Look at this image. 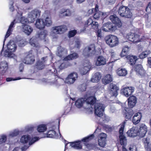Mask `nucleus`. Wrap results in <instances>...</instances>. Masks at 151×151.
<instances>
[{"label": "nucleus", "instance_id": "obj_1", "mask_svg": "<svg viewBox=\"0 0 151 151\" xmlns=\"http://www.w3.org/2000/svg\"><path fill=\"white\" fill-rule=\"evenodd\" d=\"M87 108L86 111L87 113L89 114L93 113V111L95 115L99 117L102 116L105 117L103 115V112L104 110V106L103 104H86Z\"/></svg>", "mask_w": 151, "mask_h": 151}, {"label": "nucleus", "instance_id": "obj_2", "mask_svg": "<svg viewBox=\"0 0 151 151\" xmlns=\"http://www.w3.org/2000/svg\"><path fill=\"white\" fill-rule=\"evenodd\" d=\"M40 15V12L37 9L35 10L28 13L27 18H25L24 17H22L18 21L23 24L32 23L34 22L35 19ZM17 18L19 19V17Z\"/></svg>", "mask_w": 151, "mask_h": 151}, {"label": "nucleus", "instance_id": "obj_3", "mask_svg": "<svg viewBox=\"0 0 151 151\" xmlns=\"http://www.w3.org/2000/svg\"><path fill=\"white\" fill-rule=\"evenodd\" d=\"M105 40L106 44L111 47H115L119 43L117 37L113 35H109L106 36Z\"/></svg>", "mask_w": 151, "mask_h": 151}, {"label": "nucleus", "instance_id": "obj_4", "mask_svg": "<svg viewBox=\"0 0 151 151\" xmlns=\"http://www.w3.org/2000/svg\"><path fill=\"white\" fill-rule=\"evenodd\" d=\"M118 13L121 17L127 18H131L132 16L130 9L125 6H121L119 7Z\"/></svg>", "mask_w": 151, "mask_h": 151}, {"label": "nucleus", "instance_id": "obj_5", "mask_svg": "<svg viewBox=\"0 0 151 151\" xmlns=\"http://www.w3.org/2000/svg\"><path fill=\"white\" fill-rule=\"evenodd\" d=\"M30 139V136L28 134L24 135L21 137L20 139V142L23 144H26L29 142L28 146L29 147V145H32L38 141L39 138L38 137H35L32 138L31 140Z\"/></svg>", "mask_w": 151, "mask_h": 151}, {"label": "nucleus", "instance_id": "obj_6", "mask_svg": "<svg viewBox=\"0 0 151 151\" xmlns=\"http://www.w3.org/2000/svg\"><path fill=\"white\" fill-rule=\"evenodd\" d=\"M127 121H125L119 125V129L120 142L122 145H125L127 144V141L125 136L123 135V131L125 125L127 122Z\"/></svg>", "mask_w": 151, "mask_h": 151}, {"label": "nucleus", "instance_id": "obj_7", "mask_svg": "<svg viewBox=\"0 0 151 151\" xmlns=\"http://www.w3.org/2000/svg\"><path fill=\"white\" fill-rule=\"evenodd\" d=\"M35 54L32 50H31L24 54V57L22 60L23 62L27 64H31L35 61Z\"/></svg>", "mask_w": 151, "mask_h": 151}, {"label": "nucleus", "instance_id": "obj_8", "mask_svg": "<svg viewBox=\"0 0 151 151\" xmlns=\"http://www.w3.org/2000/svg\"><path fill=\"white\" fill-rule=\"evenodd\" d=\"M67 30V28L65 25L53 27L52 28L51 35L53 36L55 34H62Z\"/></svg>", "mask_w": 151, "mask_h": 151}, {"label": "nucleus", "instance_id": "obj_9", "mask_svg": "<svg viewBox=\"0 0 151 151\" xmlns=\"http://www.w3.org/2000/svg\"><path fill=\"white\" fill-rule=\"evenodd\" d=\"M45 26L49 27L51 26L52 24V19L49 12L47 11L45 12L42 15Z\"/></svg>", "mask_w": 151, "mask_h": 151}, {"label": "nucleus", "instance_id": "obj_10", "mask_svg": "<svg viewBox=\"0 0 151 151\" xmlns=\"http://www.w3.org/2000/svg\"><path fill=\"white\" fill-rule=\"evenodd\" d=\"M96 101V99L93 97H90L87 99L85 98L79 99L76 101L75 104H83L86 103L87 104H95Z\"/></svg>", "mask_w": 151, "mask_h": 151}, {"label": "nucleus", "instance_id": "obj_11", "mask_svg": "<svg viewBox=\"0 0 151 151\" xmlns=\"http://www.w3.org/2000/svg\"><path fill=\"white\" fill-rule=\"evenodd\" d=\"M123 105H124L122 106L124 108L125 117L127 119H130L133 114V112L129 108L126 107H129L132 108L134 106L135 104Z\"/></svg>", "mask_w": 151, "mask_h": 151}, {"label": "nucleus", "instance_id": "obj_12", "mask_svg": "<svg viewBox=\"0 0 151 151\" xmlns=\"http://www.w3.org/2000/svg\"><path fill=\"white\" fill-rule=\"evenodd\" d=\"M80 141L70 142L69 143H65L64 151L67 149L73 148L76 149H80L82 148V146L80 144Z\"/></svg>", "mask_w": 151, "mask_h": 151}, {"label": "nucleus", "instance_id": "obj_13", "mask_svg": "<svg viewBox=\"0 0 151 151\" xmlns=\"http://www.w3.org/2000/svg\"><path fill=\"white\" fill-rule=\"evenodd\" d=\"M18 18H16L12 22L10 25H9V28L8 29L6 33V34L5 35V39L4 40V43L3 45V47L2 48V51L3 50L4 44V42L5 40L6 39L9 37L10 35L11 34L12 32L13 31V28L14 27V24L17 23L19 22L18 21Z\"/></svg>", "mask_w": 151, "mask_h": 151}, {"label": "nucleus", "instance_id": "obj_14", "mask_svg": "<svg viewBox=\"0 0 151 151\" xmlns=\"http://www.w3.org/2000/svg\"><path fill=\"white\" fill-rule=\"evenodd\" d=\"M78 77V75L76 73L73 72L68 76L65 79V82L69 84H73L77 79Z\"/></svg>", "mask_w": 151, "mask_h": 151}, {"label": "nucleus", "instance_id": "obj_15", "mask_svg": "<svg viewBox=\"0 0 151 151\" xmlns=\"http://www.w3.org/2000/svg\"><path fill=\"white\" fill-rule=\"evenodd\" d=\"M101 28L103 31L106 32L114 31L116 29V27L108 22L104 24Z\"/></svg>", "mask_w": 151, "mask_h": 151}, {"label": "nucleus", "instance_id": "obj_16", "mask_svg": "<svg viewBox=\"0 0 151 151\" xmlns=\"http://www.w3.org/2000/svg\"><path fill=\"white\" fill-rule=\"evenodd\" d=\"M126 37L129 40L132 42H137L141 41L139 36L136 34L129 33L127 35Z\"/></svg>", "mask_w": 151, "mask_h": 151}, {"label": "nucleus", "instance_id": "obj_17", "mask_svg": "<svg viewBox=\"0 0 151 151\" xmlns=\"http://www.w3.org/2000/svg\"><path fill=\"white\" fill-rule=\"evenodd\" d=\"M147 131V126L144 124H141L140 127L138 129L137 128V136L140 137H144Z\"/></svg>", "mask_w": 151, "mask_h": 151}, {"label": "nucleus", "instance_id": "obj_18", "mask_svg": "<svg viewBox=\"0 0 151 151\" xmlns=\"http://www.w3.org/2000/svg\"><path fill=\"white\" fill-rule=\"evenodd\" d=\"M142 142L145 149L148 151H151V139L148 137L142 139Z\"/></svg>", "mask_w": 151, "mask_h": 151}, {"label": "nucleus", "instance_id": "obj_19", "mask_svg": "<svg viewBox=\"0 0 151 151\" xmlns=\"http://www.w3.org/2000/svg\"><path fill=\"white\" fill-rule=\"evenodd\" d=\"M110 19L112 23L115 24L114 25L116 27V29L117 28H119L122 26V23L116 15H111L110 17Z\"/></svg>", "mask_w": 151, "mask_h": 151}, {"label": "nucleus", "instance_id": "obj_20", "mask_svg": "<svg viewBox=\"0 0 151 151\" xmlns=\"http://www.w3.org/2000/svg\"><path fill=\"white\" fill-rule=\"evenodd\" d=\"M134 88L133 87H127L122 89V92L126 97H128L134 91Z\"/></svg>", "mask_w": 151, "mask_h": 151}, {"label": "nucleus", "instance_id": "obj_21", "mask_svg": "<svg viewBox=\"0 0 151 151\" xmlns=\"http://www.w3.org/2000/svg\"><path fill=\"white\" fill-rule=\"evenodd\" d=\"M91 67L90 62L86 61L84 64V67L82 68L80 70L81 73L82 75L86 74L89 70Z\"/></svg>", "mask_w": 151, "mask_h": 151}, {"label": "nucleus", "instance_id": "obj_22", "mask_svg": "<svg viewBox=\"0 0 151 151\" xmlns=\"http://www.w3.org/2000/svg\"><path fill=\"white\" fill-rule=\"evenodd\" d=\"M109 89L110 93L113 96H117L119 88L116 85L112 83L110 84L109 87Z\"/></svg>", "mask_w": 151, "mask_h": 151}, {"label": "nucleus", "instance_id": "obj_23", "mask_svg": "<svg viewBox=\"0 0 151 151\" xmlns=\"http://www.w3.org/2000/svg\"><path fill=\"white\" fill-rule=\"evenodd\" d=\"M106 137L107 135L105 133H103L100 134L98 139V143L100 146L104 147L106 145Z\"/></svg>", "mask_w": 151, "mask_h": 151}, {"label": "nucleus", "instance_id": "obj_24", "mask_svg": "<svg viewBox=\"0 0 151 151\" xmlns=\"http://www.w3.org/2000/svg\"><path fill=\"white\" fill-rule=\"evenodd\" d=\"M106 58L102 56H98L96 61L95 65L97 66L104 65L106 64Z\"/></svg>", "mask_w": 151, "mask_h": 151}, {"label": "nucleus", "instance_id": "obj_25", "mask_svg": "<svg viewBox=\"0 0 151 151\" xmlns=\"http://www.w3.org/2000/svg\"><path fill=\"white\" fill-rule=\"evenodd\" d=\"M94 135L92 134L89 136L84 138L82 140L83 142H85L84 144L89 149H93V145L91 144H87L86 143L92 139Z\"/></svg>", "mask_w": 151, "mask_h": 151}, {"label": "nucleus", "instance_id": "obj_26", "mask_svg": "<svg viewBox=\"0 0 151 151\" xmlns=\"http://www.w3.org/2000/svg\"><path fill=\"white\" fill-rule=\"evenodd\" d=\"M142 117V114L141 112H138L135 113L132 119V122L134 124L139 123Z\"/></svg>", "mask_w": 151, "mask_h": 151}, {"label": "nucleus", "instance_id": "obj_27", "mask_svg": "<svg viewBox=\"0 0 151 151\" xmlns=\"http://www.w3.org/2000/svg\"><path fill=\"white\" fill-rule=\"evenodd\" d=\"M33 30L32 28L29 25H22V31L27 35H29Z\"/></svg>", "mask_w": 151, "mask_h": 151}, {"label": "nucleus", "instance_id": "obj_28", "mask_svg": "<svg viewBox=\"0 0 151 151\" xmlns=\"http://www.w3.org/2000/svg\"><path fill=\"white\" fill-rule=\"evenodd\" d=\"M93 48H91L90 47H87L85 48L83 52V55L86 57H89L92 56L94 54Z\"/></svg>", "mask_w": 151, "mask_h": 151}, {"label": "nucleus", "instance_id": "obj_29", "mask_svg": "<svg viewBox=\"0 0 151 151\" xmlns=\"http://www.w3.org/2000/svg\"><path fill=\"white\" fill-rule=\"evenodd\" d=\"M8 68V65L5 61H3L0 63V73L3 74L6 72Z\"/></svg>", "mask_w": 151, "mask_h": 151}, {"label": "nucleus", "instance_id": "obj_30", "mask_svg": "<svg viewBox=\"0 0 151 151\" xmlns=\"http://www.w3.org/2000/svg\"><path fill=\"white\" fill-rule=\"evenodd\" d=\"M137 127H133L127 132L128 136L132 137H134L137 136Z\"/></svg>", "mask_w": 151, "mask_h": 151}, {"label": "nucleus", "instance_id": "obj_31", "mask_svg": "<svg viewBox=\"0 0 151 151\" xmlns=\"http://www.w3.org/2000/svg\"><path fill=\"white\" fill-rule=\"evenodd\" d=\"M35 25L36 27L39 29H43L45 27L44 21L42 19H37Z\"/></svg>", "mask_w": 151, "mask_h": 151}, {"label": "nucleus", "instance_id": "obj_32", "mask_svg": "<svg viewBox=\"0 0 151 151\" xmlns=\"http://www.w3.org/2000/svg\"><path fill=\"white\" fill-rule=\"evenodd\" d=\"M134 70L140 76L144 75L145 73V70L140 64L136 65L135 67Z\"/></svg>", "mask_w": 151, "mask_h": 151}, {"label": "nucleus", "instance_id": "obj_33", "mask_svg": "<svg viewBox=\"0 0 151 151\" xmlns=\"http://www.w3.org/2000/svg\"><path fill=\"white\" fill-rule=\"evenodd\" d=\"M8 50L11 52H14L17 49V46L13 41H10L7 46Z\"/></svg>", "mask_w": 151, "mask_h": 151}, {"label": "nucleus", "instance_id": "obj_34", "mask_svg": "<svg viewBox=\"0 0 151 151\" xmlns=\"http://www.w3.org/2000/svg\"><path fill=\"white\" fill-rule=\"evenodd\" d=\"M55 127H53L52 128H50V130L46 134V137L49 138H56L57 136L56 135L55 132L54 130H55Z\"/></svg>", "mask_w": 151, "mask_h": 151}, {"label": "nucleus", "instance_id": "obj_35", "mask_svg": "<svg viewBox=\"0 0 151 151\" xmlns=\"http://www.w3.org/2000/svg\"><path fill=\"white\" fill-rule=\"evenodd\" d=\"M102 82L104 84H107L113 81L112 76L110 74H108L105 76L102 79Z\"/></svg>", "mask_w": 151, "mask_h": 151}, {"label": "nucleus", "instance_id": "obj_36", "mask_svg": "<svg viewBox=\"0 0 151 151\" xmlns=\"http://www.w3.org/2000/svg\"><path fill=\"white\" fill-rule=\"evenodd\" d=\"M67 50L63 47L61 46L58 47L57 55L59 57H61L67 54Z\"/></svg>", "mask_w": 151, "mask_h": 151}, {"label": "nucleus", "instance_id": "obj_37", "mask_svg": "<svg viewBox=\"0 0 151 151\" xmlns=\"http://www.w3.org/2000/svg\"><path fill=\"white\" fill-rule=\"evenodd\" d=\"M47 129L46 124H41L37 126V131L39 133H43L45 132Z\"/></svg>", "mask_w": 151, "mask_h": 151}, {"label": "nucleus", "instance_id": "obj_38", "mask_svg": "<svg viewBox=\"0 0 151 151\" xmlns=\"http://www.w3.org/2000/svg\"><path fill=\"white\" fill-rule=\"evenodd\" d=\"M101 76L99 72H96L92 76L91 81L93 82H97L101 79Z\"/></svg>", "mask_w": 151, "mask_h": 151}, {"label": "nucleus", "instance_id": "obj_39", "mask_svg": "<svg viewBox=\"0 0 151 151\" xmlns=\"http://www.w3.org/2000/svg\"><path fill=\"white\" fill-rule=\"evenodd\" d=\"M116 72L117 75L119 76H125L127 73V70L125 68H119L116 70Z\"/></svg>", "mask_w": 151, "mask_h": 151}, {"label": "nucleus", "instance_id": "obj_40", "mask_svg": "<svg viewBox=\"0 0 151 151\" xmlns=\"http://www.w3.org/2000/svg\"><path fill=\"white\" fill-rule=\"evenodd\" d=\"M127 58L129 60V63L131 65L134 64L137 59V56L133 55H128Z\"/></svg>", "mask_w": 151, "mask_h": 151}, {"label": "nucleus", "instance_id": "obj_41", "mask_svg": "<svg viewBox=\"0 0 151 151\" xmlns=\"http://www.w3.org/2000/svg\"><path fill=\"white\" fill-rule=\"evenodd\" d=\"M47 57L43 58H42V61H39L36 63V66L37 68L39 70H41L45 67L44 63L45 61H44V59H46Z\"/></svg>", "mask_w": 151, "mask_h": 151}, {"label": "nucleus", "instance_id": "obj_42", "mask_svg": "<svg viewBox=\"0 0 151 151\" xmlns=\"http://www.w3.org/2000/svg\"><path fill=\"white\" fill-rule=\"evenodd\" d=\"M37 39L32 37L31 38L29 41L30 44L33 47H37L40 46V45L37 42Z\"/></svg>", "mask_w": 151, "mask_h": 151}, {"label": "nucleus", "instance_id": "obj_43", "mask_svg": "<svg viewBox=\"0 0 151 151\" xmlns=\"http://www.w3.org/2000/svg\"><path fill=\"white\" fill-rule=\"evenodd\" d=\"M71 14L70 11L68 9H62L60 12V16H69Z\"/></svg>", "mask_w": 151, "mask_h": 151}, {"label": "nucleus", "instance_id": "obj_44", "mask_svg": "<svg viewBox=\"0 0 151 151\" xmlns=\"http://www.w3.org/2000/svg\"><path fill=\"white\" fill-rule=\"evenodd\" d=\"M78 57V55L76 53H74L65 57L64 58V60L65 61L70 60L76 59Z\"/></svg>", "mask_w": 151, "mask_h": 151}, {"label": "nucleus", "instance_id": "obj_45", "mask_svg": "<svg viewBox=\"0 0 151 151\" xmlns=\"http://www.w3.org/2000/svg\"><path fill=\"white\" fill-rule=\"evenodd\" d=\"M85 105L83 106V104H74L73 107L76 108H77L80 109L81 110L85 111L87 113V111H86L87 108L86 106L88 105L84 104Z\"/></svg>", "mask_w": 151, "mask_h": 151}, {"label": "nucleus", "instance_id": "obj_46", "mask_svg": "<svg viewBox=\"0 0 151 151\" xmlns=\"http://www.w3.org/2000/svg\"><path fill=\"white\" fill-rule=\"evenodd\" d=\"M130 50V48L128 46H125L123 47L122 50L121 54V55L122 57H124L127 53Z\"/></svg>", "mask_w": 151, "mask_h": 151}, {"label": "nucleus", "instance_id": "obj_47", "mask_svg": "<svg viewBox=\"0 0 151 151\" xmlns=\"http://www.w3.org/2000/svg\"><path fill=\"white\" fill-rule=\"evenodd\" d=\"M3 55L5 57H6L14 58L15 56L14 54L8 50H5Z\"/></svg>", "mask_w": 151, "mask_h": 151}, {"label": "nucleus", "instance_id": "obj_48", "mask_svg": "<svg viewBox=\"0 0 151 151\" xmlns=\"http://www.w3.org/2000/svg\"><path fill=\"white\" fill-rule=\"evenodd\" d=\"M128 104H136L137 103V98L134 96L129 97L128 99Z\"/></svg>", "mask_w": 151, "mask_h": 151}, {"label": "nucleus", "instance_id": "obj_49", "mask_svg": "<svg viewBox=\"0 0 151 151\" xmlns=\"http://www.w3.org/2000/svg\"><path fill=\"white\" fill-rule=\"evenodd\" d=\"M61 80L60 79H59L58 80H47V82L49 83L50 85H55L57 86L58 85H60V84L58 83V82Z\"/></svg>", "mask_w": 151, "mask_h": 151}, {"label": "nucleus", "instance_id": "obj_50", "mask_svg": "<svg viewBox=\"0 0 151 151\" xmlns=\"http://www.w3.org/2000/svg\"><path fill=\"white\" fill-rule=\"evenodd\" d=\"M19 133V131L18 130L15 129L9 132L8 136L10 137H15L17 136Z\"/></svg>", "mask_w": 151, "mask_h": 151}, {"label": "nucleus", "instance_id": "obj_51", "mask_svg": "<svg viewBox=\"0 0 151 151\" xmlns=\"http://www.w3.org/2000/svg\"><path fill=\"white\" fill-rule=\"evenodd\" d=\"M150 53L149 50H147L142 52L139 55V57L141 59H143L146 57Z\"/></svg>", "mask_w": 151, "mask_h": 151}, {"label": "nucleus", "instance_id": "obj_52", "mask_svg": "<svg viewBox=\"0 0 151 151\" xmlns=\"http://www.w3.org/2000/svg\"><path fill=\"white\" fill-rule=\"evenodd\" d=\"M29 147L28 146H24L22 148L20 147H15L12 151H25Z\"/></svg>", "mask_w": 151, "mask_h": 151}, {"label": "nucleus", "instance_id": "obj_53", "mask_svg": "<svg viewBox=\"0 0 151 151\" xmlns=\"http://www.w3.org/2000/svg\"><path fill=\"white\" fill-rule=\"evenodd\" d=\"M47 32L46 31H44L41 32L39 34V37L41 40L45 39L47 35Z\"/></svg>", "mask_w": 151, "mask_h": 151}, {"label": "nucleus", "instance_id": "obj_54", "mask_svg": "<svg viewBox=\"0 0 151 151\" xmlns=\"http://www.w3.org/2000/svg\"><path fill=\"white\" fill-rule=\"evenodd\" d=\"M6 140V136L5 135L2 134L0 136V144L4 143Z\"/></svg>", "mask_w": 151, "mask_h": 151}, {"label": "nucleus", "instance_id": "obj_55", "mask_svg": "<svg viewBox=\"0 0 151 151\" xmlns=\"http://www.w3.org/2000/svg\"><path fill=\"white\" fill-rule=\"evenodd\" d=\"M14 1L13 0H10L9 2V8L10 10L12 12H13L14 10L13 4Z\"/></svg>", "mask_w": 151, "mask_h": 151}, {"label": "nucleus", "instance_id": "obj_56", "mask_svg": "<svg viewBox=\"0 0 151 151\" xmlns=\"http://www.w3.org/2000/svg\"><path fill=\"white\" fill-rule=\"evenodd\" d=\"M93 22L91 18H89L85 22V26L86 27L90 25H91Z\"/></svg>", "mask_w": 151, "mask_h": 151}, {"label": "nucleus", "instance_id": "obj_57", "mask_svg": "<svg viewBox=\"0 0 151 151\" xmlns=\"http://www.w3.org/2000/svg\"><path fill=\"white\" fill-rule=\"evenodd\" d=\"M96 13L94 15L93 17L95 19H98L101 16L102 12L100 11L95 12Z\"/></svg>", "mask_w": 151, "mask_h": 151}, {"label": "nucleus", "instance_id": "obj_58", "mask_svg": "<svg viewBox=\"0 0 151 151\" xmlns=\"http://www.w3.org/2000/svg\"><path fill=\"white\" fill-rule=\"evenodd\" d=\"M21 79L22 78L19 77H18L15 78H6V80L7 82H9L12 81L19 80Z\"/></svg>", "mask_w": 151, "mask_h": 151}, {"label": "nucleus", "instance_id": "obj_59", "mask_svg": "<svg viewBox=\"0 0 151 151\" xmlns=\"http://www.w3.org/2000/svg\"><path fill=\"white\" fill-rule=\"evenodd\" d=\"M34 127L32 125H27L25 127V130L26 131H29L32 130L33 129Z\"/></svg>", "mask_w": 151, "mask_h": 151}, {"label": "nucleus", "instance_id": "obj_60", "mask_svg": "<svg viewBox=\"0 0 151 151\" xmlns=\"http://www.w3.org/2000/svg\"><path fill=\"white\" fill-rule=\"evenodd\" d=\"M91 26L93 29H96L98 28L99 27V24L97 22H93Z\"/></svg>", "mask_w": 151, "mask_h": 151}, {"label": "nucleus", "instance_id": "obj_61", "mask_svg": "<svg viewBox=\"0 0 151 151\" xmlns=\"http://www.w3.org/2000/svg\"><path fill=\"white\" fill-rule=\"evenodd\" d=\"M77 33L76 30H73L70 31L69 34V36L70 37H72L74 36Z\"/></svg>", "mask_w": 151, "mask_h": 151}, {"label": "nucleus", "instance_id": "obj_62", "mask_svg": "<svg viewBox=\"0 0 151 151\" xmlns=\"http://www.w3.org/2000/svg\"><path fill=\"white\" fill-rule=\"evenodd\" d=\"M129 151H137V148L134 145H131L129 149Z\"/></svg>", "mask_w": 151, "mask_h": 151}, {"label": "nucleus", "instance_id": "obj_63", "mask_svg": "<svg viewBox=\"0 0 151 151\" xmlns=\"http://www.w3.org/2000/svg\"><path fill=\"white\" fill-rule=\"evenodd\" d=\"M27 43V42L25 41L22 40L20 41L19 43V46L20 47H22L24 46Z\"/></svg>", "mask_w": 151, "mask_h": 151}, {"label": "nucleus", "instance_id": "obj_64", "mask_svg": "<svg viewBox=\"0 0 151 151\" xmlns=\"http://www.w3.org/2000/svg\"><path fill=\"white\" fill-rule=\"evenodd\" d=\"M97 35L98 37H101L102 36L101 31V29H98L97 31Z\"/></svg>", "mask_w": 151, "mask_h": 151}]
</instances>
